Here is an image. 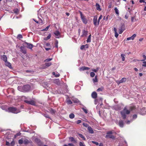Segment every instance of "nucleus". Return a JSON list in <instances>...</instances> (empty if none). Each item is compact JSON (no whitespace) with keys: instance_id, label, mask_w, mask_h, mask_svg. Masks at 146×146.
<instances>
[{"instance_id":"34","label":"nucleus","mask_w":146,"mask_h":146,"mask_svg":"<svg viewBox=\"0 0 146 146\" xmlns=\"http://www.w3.org/2000/svg\"><path fill=\"white\" fill-rule=\"evenodd\" d=\"M75 115L73 113H71L69 115V117L70 119H73L74 118Z\"/></svg>"},{"instance_id":"13","label":"nucleus","mask_w":146,"mask_h":146,"mask_svg":"<svg viewBox=\"0 0 146 146\" xmlns=\"http://www.w3.org/2000/svg\"><path fill=\"white\" fill-rule=\"evenodd\" d=\"M88 33V31H86L84 29L82 31V35H81V36L82 37L86 36L87 35Z\"/></svg>"},{"instance_id":"58","label":"nucleus","mask_w":146,"mask_h":146,"mask_svg":"<svg viewBox=\"0 0 146 146\" xmlns=\"http://www.w3.org/2000/svg\"><path fill=\"white\" fill-rule=\"evenodd\" d=\"M115 33V36L116 38H117L118 36V34L117 32Z\"/></svg>"},{"instance_id":"11","label":"nucleus","mask_w":146,"mask_h":146,"mask_svg":"<svg viewBox=\"0 0 146 146\" xmlns=\"http://www.w3.org/2000/svg\"><path fill=\"white\" fill-rule=\"evenodd\" d=\"M35 141L38 144L39 146H43V144L40 139L36 138L35 139Z\"/></svg>"},{"instance_id":"50","label":"nucleus","mask_w":146,"mask_h":146,"mask_svg":"<svg viewBox=\"0 0 146 146\" xmlns=\"http://www.w3.org/2000/svg\"><path fill=\"white\" fill-rule=\"evenodd\" d=\"M64 146H76L74 145L73 143H68V145H64Z\"/></svg>"},{"instance_id":"42","label":"nucleus","mask_w":146,"mask_h":146,"mask_svg":"<svg viewBox=\"0 0 146 146\" xmlns=\"http://www.w3.org/2000/svg\"><path fill=\"white\" fill-rule=\"evenodd\" d=\"M51 35L50 34H49L46 38H45L44 39L45 40H46L49 39L51 37Z\"/></svg>"},{"instance_id":"35","label":"nucleus","mask_w":146,"mask_h":146,"mask_svg":"<svg viewBox=\"0 0 146 146\" xmlns=\"http://www.w3.org/2000/svg\"><path fill=\"white\" fill-rule=\"evenodd\" d=\"M23 87L21 86H18V89L19 90L21 91V92H24L23 90Z\"/></svg>"},{"instance_id":"16","label":"nucleus","mask_w":146,"mask_h":146,"mask_svg":"<svg viewBox=\"0 0 146 146\" xmlns=\"http://www.w3.org/2000/svg\"><path fill=\"white\" fill-rule=\"evenodd\" d=\"M5 65L10 68H12L11 64L7 61L5 62Z\"/></svg>"},{"instance_id":"18","label":"nucleus","mask_w":146,"mask_h":146,"mask_svg":"<svg viewBox=\"0 0 146 146\" xmlns=\"http://www.w3.org/2000/svg\"><path fill=\"white\" fill-rule=\"evenodd\" d=\"M21 51V52L25 54L26 53V50L25 49V48L23 46H21L20 48Z\"/></svg>"},{"instance_id":"32","label":"nucleus","mask_w":146,"mask_h":146,"mask_svg":"<svg viewBox=\"0 0 146 146\" xmlns=\"http://www.w3.org/2000/svg\"><path fill=\"white\" fill-rule=\"evenodd\" d=\"M54 83L58 84L59 83V80L58 79H55L54 80Z\"/></svg>"},{"instance_id":"23","label":"nucleus","mask_w":146,"mask_h":146,"mask_svg":"<svg viewBox=\"0 0 146 146\" xmlns=\"http://www.w3.org/2000/svg\"><path fill=\"white\" fill-rule=\"evenodd\" d=\"M1 59L3 60L5 62L7 61V58L6 55H3L1 56Z\"/></svg>"},{"instance_id":"56","label":"nucleus","mask_w":146,"mask_h":146,"mask_svg":"<svg viewBox=\"0 0 146 146\" xmlns=\"http://www.w3.org/2000/svg\"><path fill=\"white\" fill-rule=\"evenodd\" d=\"M79 145L80 146H85L84 144L82 142L80 143Z\"/></svg>"},{"instance_id":"20","label":"nucleus","mask_w":146,"mask_h":146,"mask_svg":"<svg viewBox=\"0 0 146 146\" xmlns=\"http://www.w3.org/2000/svg\"><path fill=\"white\" fill-rule=\"evenodd\" d=\"M96 9L98 11H101V9L100 8V5L98 3H96L95 5Z\"/></svg>"},{"instance_id":"4","label":"nucleus","mask_w":146,"mask_h":146,"mask_svg":"<svg viewBox=\"0 0 146 146\" xmlns=\"http://www.w3.org/2000/svg\"><path fill=\"white\" fill-rule=\"evenodd\" d=\"M7 111L15 113H17L20 112V110L14 107H10L7 108Z\"/></svg>"},{"instance_id":"43","label":"nucleus","mask_w":146,"mask_h":146,"mask_svg":"<svg viewBox=\"0 0 146 146\" xmlns=\"http://www.w3.org/2000/svg\"><path fill=\"white\" fill-rule=\"evenodd\" d=\"M99 68L97 67L96 68V69H92V70L94 71V72H96L98 71V70H99Z\"/></svg>"},{"instance_id":"7","label":"nucleus","mask_w":146,"mask_h":146,"mask_svg":"<svg viewBox=\"0 0 146 146\" xmlns=\"http://www.w3.org/2000/svg\"><path fill=\"white\" fill-rule=\"evenodd\" d=\"M98 17L97 15H95L94 17L93 23L95 26H98L99 24V21H97Z\"/></svg>"},{"instance_id":"44","label":"nucleus","mask_w":146,"mask_h":146,"mask_svg":"<svg viewBox=\"0 0 146 146\" xmlns=\"http://www.w3.org/2000/svg\"><path fill=\"white\" fill-rule=\"evenodd\" d=\"M69 139L71 141V142H72V141H74V142H76V141L75 140L74 138L72 137H70L69 138Z\"/></svg>"},{"instance_id":"17","label":"nucleus","mask_w":146,"mask_h":146,"mask_svg":"<svg viewBox=\"0 0 146 146\" xmlns=\"http://www.w3.org/2000/svg\"><path fill=\"white\" fill-rule=\"evenodd\" d=\"M143 59L141 60H133L134 62L139 61H145L146 59V56L145 55H143L142 56Z\"/></svg>"},{"instance_id":"25","label":"nucleus","mask_w":146,"mask_h":146,"mask_svg":"<svg viewBox=\"0 0 146 146\" xmlns=\"http://www.w3.org/2000/svg\"><path fill=\"white\" fill-rule=\"evenodd\" d=\"M49 111L50 113L52 114H55L56 112V111L52 108H50L49 109Z\"/></svg>"},{"instance_id":"27","label":"nucleus","mask_w":146,"mask_h":146,"mask_svg":"<svg viewBox=\"0 0 146 146\" xmlns=\"http://www.w3.org/2000/svg\"><path fill=\"white\" fill-rule=\"evenodd\" d=\"M126 79L125 78H123L121 80H120L119 82L118 83L119 84L124 82L126 81Z\"/></svg>"},{"instance_id":"28","label":"nucleus","mask_w":146,"mask_h":146,"mask_svg":"<svg viewBox=\"0 0 146 146\" xmlns=\"http://www.w3.org/2000/svg\"><path fill=\"white\" fill-rule=\"evenodd\" d=\"M119 124L120 127H123V122L121 120L119 121Z\"/></svg>"},{"instance_id":"62","label":"nucleus","mask_w":146,"mask_h":146,"mask_svg":"<svg viewBox=\"0 0 146 146\" xmlns=\"http://www.w3.org/2000/svg\"><path fill=\"white\" fill-rule=\"evenodd\" d=\"M44 116L46 118H50L48 115H46V114L44 115Z\"/></svg>"},{"instance_id":"21","label":"nucleus","mask_w":146,"mask_h":146,"mask_svg":"<svg viewBox=\"0 0 146 146\" xmlns=\"http://www.w3.org/2000/svg\"><path fill=\"white\" fill-rule=\"evenodd\" d=\"M97 93L96 92H94L92 94V97L93 98H96L97 97Z\"/></svg>"},{"instance_id":"19","label":"nucleus","mask_w":146,"mask_h":146,"mask_svg":"<svg viewBox=\"0 0 146 146\" xmlns=\"http://www.w3.org/2000/svg\"><path fill=\"white\" fill-rule=\"evenodd\" d=\"M90 69V68L88 67H86L85 66H83L81 68H79V70L80 71L84 70H88Z\"/></svg>"},{"instance_id":"5","label":"nucleus","mask_w":146,"mask_h":146,"mask_svg":"<svg viewBox=\"0 0 146 146\" xmlns=\"http://www.w3.org/2000/svg\"><path fill=\"white\" fill-rule=\"evenodd\" d=\"M114 133V131H108L107 133V134L106 135V137L114 139L115 138L114 136L112 134Z\"/></svg>"},{"instance_id":"24","label":"nucleus","mask_w":146,"mask_h":146,"mask_svg":"<svg viewBox=\"0 0 146 146\" xmlns=\"http://www.w3.org/2000/svg\"><path fill=\"white\" fill-rule=\"evenodd\" d=\"M88 45L86 44L85 45H82L80 47V49L81 50H83L86 48H88Z\"/></svg>"},{"instance_id":"26","label":"nucleus","mask_w":146,"mask_h":146,"mask_svg":"<svg viewBox=\"0 0 146 146\" xmlns=\"http://www.w3.org/2000/svg\"><path fill=\"white\" fill-rule=\"evenodd\" d=\"M88 129L89 132L91 133H94L93 130L91 127L90 126L88 127Z\"/></svg>"},{"instance_id":"3","label":"nucleus","mask_w":146,"mask_h":146,"mask_svg":"<svg viewBox=\"0 0 146 146\" xmlns=\"http://www.w3.org/2000/svg\"><path fill=\"white\" fill-rule=\"evenodd\" d=\"M121 113L123 118V119H125L126 117V115L130 113V111L125 107L121 112Z\"/></svg>"},{"instance_id":"31","label":"nucleus","mask_w":146,"mask_h":146,"mask_svg":"<svg viewBox=\"0 0 146 146\" xmlns=\"http://www.w3.org/2000/svg\"><path fill=\"white\" fill-rule=\"evenodd\" d=\"M78 136L81 137V138H82L84 140H85V139H86L85 138V137H84V136L82 135V134H78Z\"/></svg>"},{"instance_id":"53","label":"nucleus","mask_w":146,"mask_h":146,"mask_svg":"<svg viewBox=\"0 0 146 146\" xmlns=\"http://www.w3.org/2000/svg\"><path fill=\"white\" fill-rule=\"evenodd\" d=\"M83 126L86 127H88V125L86 123H83Z\"/></svg>"},{"instance_id":"29","label":"nucleus","mask_w":146,"mask_h":146,"mask_svg":"<svg viewBox=\"0 0 146 146\" xmlns=\"http://www.w3.org/2000/svg\"><path fill=\"white\" fill-rule=\"evenodd\" d=\"M52 64V63L51 62L46 63L45 64V66L44 68H46L50 66Z\"/></svg>"},{"instance_id":"55","label":"nucleus","mask_w":146,"mask_h":146,"mask_svg":"<svg viewBox=\"0 0 146 146\" xmlns=\"http://www.w3.org/2000/svg\"><path fill=\"white\" fill-rule=\"evenodd\" d=\"M103 90V88H98L97 89V91L98 92H100V91H102Z\"/></svg>"},{"instance_id":"49","label":"nucleus","mask_w":146,"mask_h":146,"mask_svg":"<svg viewBox=\"0 0 146 146\" xmlns=\"http://www.w3.org/2000/svg\"><path fill=\"white\" fill-rule=\"evenodd\" d=\"M52 58H48V59H47L46 60H44V62H47L50 61L51 60H52Z\"/></svg>"},{"instance_id":"61","label":"nucleus","mask_w":146,"mask_h":146,"mask_svg":"<svg viewBox=\"0 0 146 146\" xmlns=\"http://www.w3.org/2000/svg\"><path fill=\"white\" fill-rule=\"evenodd\" d=\"M92 142L93 143H94V144H96V145H98L99 144L98 143V142H96L94 141H92Z\"/></svg>"},{"instance_id":"9","label":"nucleus","mask_w":146,"mask_h":146,"mask_svg":"<svg viewBox=\"0 0 146 146\" xmlns=\"http://www.w3.org/2000/svg\"><path fill=\"white\" fill-rule=\"evenodd\" d=\"M24 102L27 103L31 104L33 105H35V101L34 100H25Z\"/></svg>"},{"instance_id":"60","label":"nucleus","mask_w":146,"mask_h":146,"mask_svg":"<svg viewBox=\"0 0 146 146\" xmlns=\"http://www.w3.org/2000/svg\"><path fill=\"white\" fill-rule=\"evenodd\" d=\"M82 121L81 120H78L76 121V123L77 124H79Z\"/></svg>"},{"instance_id":"12","label":"nucleus","mask_w":146,"mask_h":146,"mask_svg":"<svg viewBox=\"0 0 146 146\" xmlns=\"http://www.w3.org/2000/svg\"><path fill=\"white\" fill-rule=\"evenodd\" d=\"M137 117V115L136 114L134 115L133 116V119L130 121H126V123L127 124H129L130 122H132L133 120L135 119Z\"/></svg>"},{"instance_id":"10","label":"nucleus","mask_w":146,"mask_h":146,"mask_svg":"<svg viewBox=\"0 0 146 146\" xmlns=\"http://www.w3.org/2000/svg\"><path fill=\"white\" fill-rule=\"evenodd\" d=\"M24 92H27L29 91L30 89V87L29 85H26L24 86L23 87Z\"/></svg>"},{"instance_id":"54","label":"nucleus","mask_w":146,"mask_h":146,"mask_svg":"<svg viewBox=\"0 0 146 146\" xmlns=\"http://www.w3.org/2000/svg\"><path fill=\"white\" fill-rule=\"evenodd\" d=\"M82 109L85 113H88L87 110L86 109L84 108H83Z\"/></svg>"},{"instance_id":"51","label":"nucleus","mask_w":146,"mask_h":146,"mask_svg":"<svg viewBox=\"0 0 146 146\" xmlns=\"http://www.w3.org/2000/svg\"><path fill=\"white\" fill-rule=\"evenodd\" d=\"M23 143V141L22 139H20L19 141V143L20 144H21Z\"/></svg>"},{"instance_id":"14","label":"nucleus","mask_w":146,"mask_h":146,"mask_svg":"<svg viewBox=\"0 0 146 146\" xmlns=\"http://www.w3.org/2000/svg\"><path fill=\"white\" fill-rule=\"evenodd\" d=\"M136 35L135 34H134L131 37L127 38V40H133L134 39V38L136 37Z\"/></svg>"},{"instance_id":"22","label":"nucleus","mask_w":146,"mask_h":146,"mask_svg":"<svg viewBox=\"0 0 146 146\" xmlns=\"http://www.w3.org/2000/svg\"><path fill=\"white\" fill-rule=\"evenodd\" d=\"M54 34L55 35L56 37V38H59L60 37V33L58 31H56L54 33Z\"/></svg>"},{"instance_id":"64","label":"nucleus","mask_w":146,"mask_h":146,"mask_svg":"<svg viewBox=\"0 0 146 146\" xmlns=\"http://www.w3.org/2000/svg\"><path fill=\"white\" fill-rule=\"evenodd\" d=\"M134 17H132L131 18V21L132 22H133L134 21Z\"/></svg>"},{"instance_id":"15","label":"nucleus","mask_w":146,"mask_h":146,"mask_svg":"<svg viewBox=\"0 0 146 146\" xmlns=\"http://www.w3.org/2000/svg\"><path fill=\"white\" fill-rule=\"evenodd\" d=\"M123 26H122L119 29V33L120 34H121L124 30L125 29Z\"/></svg>"},{"instance_id":"37","label":"nucleus","mask_w":146,"mask_h":146,"mask_svg":"<svg viewBox=\"0 0 146 146\" xmlns=\"http://www.w3.org/2000/svg\"><path fill=\"white\" fill-rule=\"evenodd\" d=\"M91 35H90L89 36H88V38L87 39V42H90L91 41Z\"/></svg>"},{"instance_id":"46","label":"nucleus","mask_w":146,"mask_h":146,"mask_svg":"<svg viewBox=\"0 0 146 146\" xmlns=\"http://www.w3.org/2000/svg\"><path fill=\"white\" fill-rule=\"evenodd\" d=\"M142 66L143 67H146V62L144 61H143Z\"/></svg>"},{"instance_id":"48","label":"nucleus","mask_w":146,"mask_h":146,"mask_svg":"<svg viewBox=\"0 0 146 146\" xmlns=\"http://www.w3.org/2000/svg\"><path fill=\"white\" fill-rule=\"evenodd\" d=\"M29 143V141L27 140H25L23 141V143L25 144H27Z\"/></svg>"},{"instance_id":"41","label":"nucleus","mask_w":146,"mask_h":146,"mask_svg":"<svg viewBox=\"0 0 146 146\" xmlns=\"http://www.w3.org/2000/svg\"><path fill=\"white\" fill-rule=\"evenodd\" d=\"M114 10L116 13L118 15H119V11L117 9V8L115 7L114 9Z\"/></svg>"},{"instance_id":"33","label":"nucleus","mask_w":146,"mask_h":146,"mask_svg":"<svg viewBox=\"0 0 146 146\" xmlns=\"http://www.w3.org/2000/svg\"><path fill=\"white\" fill-rule=\"evenodd\" d=\"M52 74L55 76L56 77H58L59 76V74L58 73H55L54 72H52Z\"/></svg>"},{"instance_id":"63","label":"nucleus","mask_w":146,"mask_h":146,"mask_svg":"<svg viewBox=\"0 0 146 146\" xmlns=\"http://www.w3.org/2000/svg\"><path fill=\"white\" fill-rule=\"evenodd\" d=\"M45 49L46 50L48 51V50H50V48H45Z\"/></svg>"},{"instance_id":"45","label":"nucleus","mask_w":146,"mask_h":146,"mask_svg":"<svg viewBox=\"0 0 146 146\" xmlns=\"http://www.w3.org/2000/svg\"><path fill=\"white\" fill-rule=\"evenodd\" d=\"M13 11L15 13L17 14L19 13V10L18 9H16L13 10Z\"/></svg>"},{"instance_id":"38","label":"nucleus","mask_w":146,"mask_h":146,"mask_svg":"<svg viewBox=\"0 0 146 146\" xmlns=\"http://www.w3.org/2000/svg\"><path fill=\"white\" fill-rule=\"evenodd\" d=\"M141 111L143 113L145 114L144 112L146 114V108H143L141 110Z\"/></svg>"},{"instance_id":"57","label":"nucleus","mask_w":146,"mask_h":146,"mask_svg":"<svg viewBox=\"0 0 146 146\" xmlns=\"http://www.w3.org/2000/svg\"><path fill=\"white\" fill-rule=\"evenodd\" d=\"M102 17H103L102 16V15H100V16L99 18L98 19V21L100 22V20L102 18Z\"/></svg>"},{"instance_id":"59","label":"nucleus","mask_w":146,"mask_h":146,"mask_svg":"<svg viewBox=\"0 0 146 146\" xmlns=\"http://www.w3.org/2000/svg\"><path fill=\"white\" fill-rule=\"evenodd\" d=\"M55 46L57 48L58 46V42L57 41H56L55 42Z\"/></svg>"},{"instance_id":"1","label":"nucleus","mask_w":146,"mask_h":146,"mask_svg":"<svg viewBox=\"0 0 146 146\" xmlns=\"http://www.w3.org/2000/svg\"><path fill=\"white\" fill-rule=\"evenodd\" d=\"M69 90L68 88V86L67 84L64 83V95L66 96V101L67 104H72V102L70 100V99L74 103H77L79 100L76 98H75L74 96H72L71 94L68 92Z\"/></svg>"},{"instance_id":"47","label":"nucleus","mask_w":146,"mask_h":146,"mask_svg":"<svg viewBox=\"0 0 146 146\" xmlns=\"http://www.w3.org/2000/svg\"><path fill=\"white\" fill-rule=\"evenodd\" d=\"M90 76L92 77H94L95 75V74L93 72H92L90 73Z\"/></svg>"},{"instance_id":"8","label":"nucleus","mask_w":146,"mask_h":146,"mask_svg":"<svg viewBox=\"0 0 146 146\" xmlns=\"http://www.w3.org/2000/svg\"><path fill=\"white\" fill-rule=\"evenodd\" d=\"M23 45L24 46H26V47L30 49H31L34 46L32 44L25 42L23 44Z\"/></svg>"},{"instance_id":"40","label":"nucleus","mask_w":146,"mask_h":146,"mask_svg":"<svg viewBox=\"0 0 146 146\" xmlns=\"http://www.w3.org/2000/svg\"><path fill=\"white\" fill-rule=\"evenodd\" d=\"M93 81L94 82H97L98 81L97 78V76H96L93 79Z\"/></svg>"},{"instance_id":"36","label":"nucleus","mask_w":146,"mask_h":146,"mask_svg":"<svg viewBox=\"0 0 146 146\" xmlns=\"http://www.w3.org/2000/svg\"><path fill=\"white\" fill-rule=\"evenodd\" d=\"M50 27V25H48L46 27L45 29L41 30V31H47L49 29Z\"/></svg>"},{"instance_id":"30","label":"nucleus","mask_w":146,"mask_h":146,"mask_svg":"<svg viewBox=\"0 0 146 146\" xmlns=\"http://www.w3.org/2000/svg\"><path fill=\"white\" fill-rule=\"evenodd\" d=\"M1 108L3 110H5L6 111L7 110V106H1Z\"/></svg>"},{"instance_id":"2","label":"nucleus","mask_w":146,"mask_h":146,"mask_svg":"<svg viewBox=\"0 0 146 146\" xmlns=\"http://www.w3.org/2000/svg\"><path fill=\"white\" fill-rule=\"evenodd\" d=\"M45 11H44V10L42 9L38 11V18L39 19L38 21H36L34 19H33V20L35 21L36 23H38L39 22V23H41L42 24H43V22L42 20L40 18V17H41L43 18L44 17V13H45Z\"/></svg>"},{"instance_id":"6","label":"nucleus","mask_w":146,"mask_h":146,"mask_svg":"<svg viewBox=\"0 0 146 146\" xmlns=\"http://www.w3.org/2000/svg\"><path fill=\"white\" fill-rule=\"evenodd\" d=\"M80 13L81 18L84 24H86L88 22V21L86 17L83 15L82 12H80Z\"/></svg>"},{"instance_id":"39","label":"nucleus","mask_w":146,"mask_h":146,"mask_svg":"<svg viewBox=\"0 0 146 146\" xmlns=\"http://www.w3.org/2000/svg\"><path fill=\"white\" fill-rule=\"evenodd\" d=\"M121 57L122 58V60L123 61H124L125 60V58L124 57L125 54H121Z\"/></svg>"},{"instance_id":"52","label":"nucleus","mask_w":146,"mask_h":146,"mask_svg":"<svg viewBox=\"0 0 146 146\" xmlns=\"http://www.w3.org/2000/svg\"><path fill=\"white\" fill-rule=\"evenodd\" d=\"M22 38H23L22 36V35H21L19 34L17 36V38L18 39H20Z\"/></svg>"}]
</instances>
